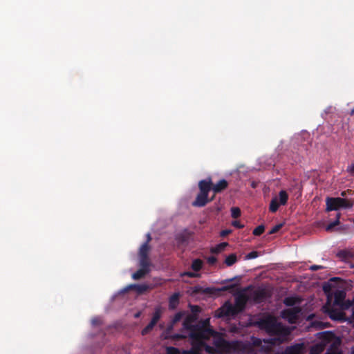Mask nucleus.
Wrapping results in <instances>:
<instances>
[{"mask_svg":"<svg viewBox=\"0 0 354 354\" xmlns=\"http://www.w3.org/2000/svg\"><path fill=\"white\" fill-rule=\"evenodd\" d=\"M212 201L213 198H208V194L199 192L192 205L194 207H202Z\"/></svg>","mask_w":354,"mask_h":354,"instance_id":"obj_6","label":"nucleus"},{"mask_svg":"<svg viewBox=\"0 0 354 354\" xmlns=\"http://www.w3.org/2000/svg\"><path fill=\"white\" fill-rule=\"evenodd\" d=\"M180 302V293L175 292L174 293L169 299V310H175Z\"/></svg>","mask_w":354,"mask_h":354,"instance_id":"obj_12","label":"nucleus"},{"mask_svg":"<svg viewBox=\"0 0 354 354\" xmlns=\"http://www.w3.org/2000/svg\"><path fill=\"white\" fill-rule=\"evenodd\" d=\"M234 286H235L234 285H230V286H224L221 290H229L230 288H234Z\"/></svg>","mask_w":354,"mask_h":354,"instance_id":"obj_45","label":"nucleus"},{"mask_svg":"<svg viewBox=\"0 0 354 354\" xmlns=\"http://www.w3.org/2000/svg\"><path fill=\"white\" fill-rule=\"evenodd\" d=\"M337 256L346 261L354 259V252L348 250H342L337 252Z\"/></svg>","mask_w":354,"mask_h":354,"instance_id":"obj_15","label":"nucleus"},{"mask_svg":"<svg viewBox=\"0 0 354 354\" xmlns=\"http://www.w3.org/2000/svg\"><path fill=\"white\" fill-rule=\"evenodd\" d=\"M329 316L333 320H339V319H341V317L342 316V313L341 312H339V311H337L336 310L332 309L329 312Z\"/></svg>","mask_w":354,"mask_h":354,"instance_id":"obj_28","label":"nucleus"},{"mask_svg":"<svg viewBox=\"0 0 354 354\" xmlns=\"http://www.w3.org/2000/svg\"><path fill=\"white\" fill-rule=\"evenodd\" d=\"M183 354H201V350L199 348L193 346L189 350L184 351Z\"/></svg>","mask_w":354,"mask_h":354,"instance_id":"obj_32","label":"nucleus"},{"mask_svg":"<svg viewBox=\"0 0 354 354\" xmlns=\"http://www.w3.org/2000/svg\"><path fill=\"white\" fill-rule=\"evenodd\" d=\"M185 313L184 311H180L177 313L173 317L171 321L170 327L172 328L177 322H178L185 315Z\"/></svg>","mask_w":354,"mask_h":354,"instance_id":"obj_25","label":"nucleus"},{"mask_svg":"<svg viewBox=\"0 0 354 354\" xmlns=\"http://www.w3.org/2000/svg\"><path fill=\"white\" fill-rule=\"evenodd\" d=\"M339 197L333 198L328 197L326 199V212H330L333 210H338L339 209V202L338 201Z\"/></svg>","mask_w":354,"mask_h":354,"instance_id":"obj_9","label":"nucleus"},{"mask_svg":"<svg viewBox=\"0 0 354 354\" xmlns=\"http://www.w3.org/2000/svg\"><path fill=\"white\" fill-rule=\"evenodd\" d=\"M194 321L195 318L189 315L183 323V328L189 332V337L193 342L202 344L203 341L207 340L216 335V332L211 328L208 319L198 324H194Z\"/></svg>","mask_w":354,"mask_h":354,"instance_id":"obj_1","label":"nucleus"},{"mask_svg":"<svg viewBox=\"0 0 354 354\" xmlns=\"http://www.w3.org/2000/svg\"><path fill=\"white\" fill-rule=\"evenodd\" d=\"M150 250V246L147 243V242H145L140 247L139 250V255L140 257H148V253Z\"/></svg>","mask_w":354,"mask_h":354,"instance_id":"obj_22","label":"nucleus"},{"mask_svg":"<svg viewBox=\"0 0 354 354\" xmlns=\"http://www.w3.org/2000/svg\"><path fill=\"white\" fill-rule=\"evenodd\" d=\"M203 265V262L201 259H196L192 261L191 268L194 272H197L202 269Z\"/></svg>","mask_w":354,"mask_h":354,"instance_id":"obj_20","label":"nucleus"},{"mask_svg":"<svg viewBox=\"0 0 354 354\" xmlns=\"http://www.w3.org/2000/svg\"><path fill=\"white\" fill-rule=\"evenodd\" d=\"M258 255H259L258 252L252 251V252H249L246 255L245 257H246L247 259H252L257 258L258 257Z\"/></svg>","mask_w":354,"mask_h":354,"instance_id":"obj_35","label":"nucleus"},{"mask_svg":"<svg viewBox=\"0 0 354 354\" xmlns=\"http://www.w3.org/2000/svg\"><path fill=\"white\" fill-rule=\"evenodd\" d=\"M140 268H144L145 270H150L149 269L150 263H149V257H140Z\"/></svg>","mask_w":354,"mask_h":354,"instance_id":"obj_26","label":"nucleus"},{"mask_svg":"<svg viewBox=\"0 0 354 354\" xmlns=\"http://www.w3.org/2000/svg\"><path fill=\"white\" fill-rule=\"evenodd\" d=\"M346 171L350 174L351 176H354V163L348 166L346 169Z\"/></svg>","mask_w":354,"mask_h":354,"instance_id":"obj_40","label":"nucleus"},{"mask_svg":"<svg viewBox=\"0 0 354 354\" xmlns=\"http://www.w3.org/2000/svg\"><path fill=\"white\" fill-rule=\"evenodd\" d=\"M161 317V310L160 308H156L154 313H153L152 318L150 321L151 324L156 325L157 322L159 321Z\"/></svg>","mask_w":354,"mask_h":354,"instance_id":"obj_24","label":"nucleus"},{"mask_svg":"<svg viewBox=\"0 0 354 354\" xmlns=\"http://www.w3.org/2000/svg\"><path fill=\"white\" fill-rule=\"evenodd\" d=\"M213 183L211 178L205 179L199 181L198 188L199 192L209 194L210 190L212 189Z\"/></svg>","mask_w":354,"mask_h":354,"instance_id":"obj_10","label":"nucleus"},{"mask_svg":"<svg viewBox=\"0 0 354 354\" xmlns=\"http://www.w3.org/2000/svg\"><path fill=\"white\" fill-rule=\"evenodd\" d=\"M181 276L182 277L186 276V277H188L190 278H195V277H198L200 276V274L196 273V272H193L187 271V272H184L183 273H182Z\"/></svg>","mask_w":354,"mask_h":354,"instance_id":"obj_33","label":"nucleus"},{"mask_svg":"<svg viewBox=\"0 0 354 354\" xmlns=\"http://www.w3.org/2000/svg\"><path fill=\"white\" fill-rule=\"evenodd\" d=\"M300 302V299L297 297H287L283 299V304L286 306H293Z\"/></svg>","mask_w":354,"mask_h":354,"instance_id":"obj_19","label":"nucleus"},{"mask_svg":"<svg viewBox=\"0 0 354 354\" xmlns=\"http://www.w3.org/2000/svg\"><path fill=\"white\" fill-rule=\"evenodd\" d=\"M155 326V325H153V324H151V322H149L145 328V330H148L149 332H150L153 328V327Z\"/></svg>","mask_w":354,"mask_h":354,"instance_id":"obj_43","label":"nucleus"},{"mask_svg":"<svg viewBox=\"0 0 354 354\" xmlns=\"http://www.w3.org/2000/svg\"><path fill=\"white\" fill-rule=\"evenodd\" d=\"M176 239L178 243H183L187 241V238L183 234L178 235Z\"/></svg>","mask_w":354,"mask_h":354,"instance_id":"obj_36","label":"nucleus"},{"mask_svg":"<svg viewBox=\"0 0 354 354\" xmlns=\"http://www.w3.org/2000/svg\"><path fill=\"white\" fill-rule=\"evenodd\" d=\"M241 209L237 207H233L231 208V215L234 218H237L241 216Z\"/></svg>","mask_w":354,"mask_h":354,"instance_id":"obj_31","label":"nucleus"},{"mask_svg":"<svg viewBox=\"0 0 354 354\" xmlns=\"http://www.w3.org/2000/svg\"><path fill=\"white\" fill-rule=\"evenodd\" d=\"M207 261L209 265H214L216 263L217 259L214 256H210L207 258Z\"/></svg>","mask_w":354,"mask_h":354,"instance_id":"obj_39","label":"nucleus"},{"mask_svg":"<svg viewBox=\"0 0 354 354\" xmlns=\"http://www.w3.org/2000/svg\"><path fill=\"white\" fill-rule=\"evenodd\" d=\"M237 261V257L235 254H231L225 258V263L227 266H232Z\"/></svg>","mask_w":354,"mask_h":354,"instance_id":"obj_23","label":"nucleus"},{"mask_svg":"<svg viewBox=\"0 0 354 354\" xmlns=\"http://www.w3.org/2000/svg\"><path fill=\"white\" fill-rule=\"evenodd\" d=\"M150 270H145L144 268H140L136 272L132 274V278L134 280H138L143 278L149 272Z\"/></svg>","mask_w":354,"mask_h":354,"instance_id":"obj_18","label":"nucleus"},{"mask_svg":"<svg viewBox=\"0 0 354 354\" xmlns=\"http://www.w3.org/2000/svg\"><path fill=\"white\" fill-rule=\"evenodd\" d=\"M301 312L299 307H293L291 308L284 309L281 311V317L287 319L289 323L294 324L298 319V314Z\"/></svg>","mask_w":354,"mask_h":354,"instance_id":"obj_5","label":"nucleus"},{"mask_svg":"<svg viewBox=\"0 0 354 354\" xmlns=\"http://www.w3.org/2000/svg\"><path fill=\"white\" fill-rule=\"evenodd\" d=\"M214 196H211V198H213V199L214 198Z\"/></svg>","mask_w":354,"mask_h":354,"instance_id":"obj_54","label":"nucleus"},{"mask_svg":"<svg viewBox=\"0 0 354 354\" xmlns=\"http://www.w3.org/2000/svg\"><path fill=\"white\" fill-rule=\"evenodd\" d=\"M92 324L93 325H97V324H99V320L97 319H96V318L95 319H92Z\"/></svg>","mask_w":354,"mask_h":354,"instance_id":"obj_46","label":"nucleus"},{"mask_svg":"<svg viewBox=\"0 0 354 354\" xmlns=\"http://www.w3.org/2000/svg\"><path fill=\"white\" fill-rule=\"evenodd\" d=\"M353 304H354V296H353V301H352Z\"/></svg>","mask_w":354,"mask_h":354,"instance_id":"obj_53","label":"nucleus"},{"mask_svg":"<svg viewBox=\"0 0 354 354\" xmlns=\"http://www.w3.org/2000/svg\"><path fill=\"white\" fill-rule=\"evenodd\" d=\"M324 290L325 292H326V291H327V286H324Z\"/></svg>","mask_w":354,"mask_h":354,"instance_id":"obj_51","label":"nucleus"},{"mask_svg":"<svg viewBox=\"0 0 354 354\" xmlns=\"http://www.w3.org/2000/svg\"><path fill=\"white\" fill-rule=\"evenodd\" d=\"M151 238L149 234H147V240L146 242L149 244V241H151Z\"/></svg>","mask_w":354,"mask_h":354,"instance_id":"obj_48","label":"nucleus"},{"mask_svg":"<svg viewBox=\"0 0 354 354\" xmlns=\"http://www.w3.org/2000/svg\"><path fill=\"white\" fill-rule=\"evenodd\" d=\"M255 354H257V353H255Z\"/></svg>","mask_w":354,"mask_h":354,"instance_id":"obj_56","label":"nucleus"},{"mask_svg":"<svg viewBox=\"0 0 354 354\" xmlns=\"http://www.w3.org/2000/svg\"><path fill=\"white\" fill-rule=\"evenodd\" d=\"M324 267L322 266H317V265H313L310 267V270L312 271H316L319 269H322Z\"/></svg>","mask_w":354,"mask_h":354,"instance_id":"obj_42","label":"nucleus"},{"mask_svg":"<svg viewBox=\"0 0 354 354\" xmlns=\"http://www.w3.org/2000/svg\"><path fill=\"white\" fill-rule=\"evenodd\" d=\"M257 325L260 329L265 330L270 335H278L286 337L290 333L287 327L277 322V319L272 316L260 319L257 322Z\"/></svg>","mask_w":354,"mask_h":354,"instance_id":"obj_2","label":"nucleus"},{"mask_svg":"<svg viewBox=\"0 0 354 354\" xmlns=\"http://www.w3.org/2000/svg\"><path fill=\"white\" fill-rule=\"evenodd\" d=\"M228 187V183L225 179L220 180L217 183L213 184L212 190L214 194L220 193L222 191L227 189Z\"/></svg>","mask_w":354,"mask_h":354,"instance_id":"obj_13","label":"nucleus"},{"mask_svg":"<svg viewBox=\"0 0 354 354\" xmlns=\"http://www.w3.org/2000/svg\"><path fill=\"white\" fill-rule=\"evenodd\" d=\"M227 245V243H221L217 245L215 248H212V252H213V253L221 252L223 250H224V248H225V246Z\"/></svg>","mask_w":354,"mask_h":354,"instance_id":"obj_30","label":"nucleus"},{"mask_svg":"<svg viewBox=\"0 0 354 354\" xmlns=\"http://www.w3.org/2000/svg\"><path fill=\"white\" fill-rule=\"evenodd\" d=\"M257 343H258V344H259H259L261 343V340H260V339H257Z\"/></svg>","mask_w":354,"mask_h":354,"instance_id":"obj_52","label":"nucleus"},{"mask_svg":"<svg viewBox=\"0 0 354 354\" xmlns=\"http://www.w3.org/2000/svg\"><path fill=\"white\" fill-rule=\"evenodd\" d=\"M232 225L238 229H242L244 227V225L241 224L239 221H232Z\"/></svg>","mask_w":354,"mask_h":354,"instance_id":"obj_38","label":"nucleus"},{"mask_svg":"<svg viewBox=\"0 0 354 354\" xmlns=\"http://www.w3.org/2000/svg\"><path fill=\"white\" fill-rule=\"evenodd\" d=\"M238 308L230 302H225L216 312L218 317H225L228 316H234L239 313Z\"/></svg>","mask_w":354,"mask_h":354,"instance_id":"obj_3","label":"nucleus"},{"mask_svg":"<svg viewBox=\"0 0 354 354\" xmlns=\"http://www.w3.org/2000/svg\"><path fill=\"white\" fill-rule=\"evenodd\" d=\"M250 299V297L244 292H239L235 298V306L239 309V313L243 310L248 301Z\"/></svg>","mask_w":354,"mask_h":354,"instance_id":"obj_8","label":"nucleus"},{"mask_svg":"<svg viewBox=\"0 0 354 354\" xmlns=\"http://www.w3.org/2000/svg\"><path fill=\"white\" fill-rule=\"evenodd\" d=\"M192 310L194 313L200 312V308L198 306H192Z\"/></svg>","mask_w":354,"mask_h":354,"instance_id":"obj_44","label":"nucleus"},{"mask_svg":"<svg viewBox=\"0 0 354 354\" xmlns=\"http://www.w3.org/2000/svg\"><path fill=\"white\" fill-rule=\"evenodd\" d=\"M304 344H295L292 346H288L284 351V354H304Z\"/></svg>","mask_w":354,"mask_h":354,"instance_id":"obj_11","label":"nucleus"},{"mask_svg":"<svg viewBox=\"0 0 354 354\" xmlns=\"http://www.w3.org/2000/svg\"><path fill=\"white\" fill-rule=\"evenodd\" d=\"M268 293L265 288H258L251 293L250 298L255 303L260 304L268 297Z\"/></svg>","mask_w":354,"mask_h":354,"instance_id":"obj_7","label":"nucleus"},{"mask_svg":"<svg viewBox=\"0 0 354 354\" xmlns=\"http://www.w3.org/2000/svg\"><path fill=\"white\" fill-rule=\"evenodd\" d=\"M353 223H354V218L353 219Z\"/></svg>","mask_w":354,"mask_h":354,"instance_id":"obj_55","label":"nucleus"},{"mask_svg":"<svg viewBox=\"0 0 354 354\" xmlns=\"http://www.w3.org/2000/svg\"><path fill=\"white\" fill-rule=\"evenodd\" d=\"M341 196H346V192H342L341 193Z\"/></svg>","mask_w":354,"mask_h":354,"instance_id":"obj_50","label":"nucleus"},{"mask_svg":"<svg viewBox=\"0 0 354 354\" xmlns=\"http://www.w3.org/2000/svg\"><path fill=\"white\" fill-rule=\"evenodd\" d=\"M339 218L340 214L337 213L336 215V220L333 222H331L326 227V230L328 232L332 231L333 229L339 224Z\"/></svg>","mask_w":354,"mask_h":354,"instance_id":"obj_27","label":"nucleus"},{"mask_svg":"<svg viewBox=\"0 0 354 354\" xmlns=\"http://www.w3.org/2000/svg\"><path fill=\"white\" fill-rule=\"evenodd\" d=\"M283 226V223H279L276 225H274L269 232V234H273L277 233L279 230L282 228Z\"/></svg>","mask_w":354,"mask_h":354,"instance_id":"obj_34","label":"nucleus"},{"mask_svg":"<svg viewBox=\"0 0 354 354\" xmlns=\"http://www.w3.org/2000/svg\"><path fill=\"white\" fill-rule=\"evenodd\" d=\"M338 201L339 202V209L340 208H345V209H350L352 208L354 203L353 201L351 200H348L345 198H342L339 197Z\"/></svg>","mask_w":354,"mask_h":354,"instance_id":"obj_17","label":"nucleus"},{"mask_svg":"<svg viewBox=\"0 0 354 354\" xmlns=\"http://www.w3.org/2000/svg\"><path fill=\"white\" fill-rule=\"evenodd\" d=\"M265 230V227L263 225H260L254 229L252 234L254 236H260L261 235Z\"/></svg>","mask_w":354,"mask_h":354,"instance_id":"obj_29","label":"nucleus"},{"mask_svg":"<svg viewBox=\"0 0 354 354\" xmlns=\"http://www.w3.org/2000/svg\"><path fill=\"white\" fill-rule=\"evenodd\" d=\"M129 289L136 290L138 293L142 294L149 289V286L147 284H131L127 287L124 291H127Z\"/></svg>","mask_w":354,"mask_h":354,"instance_id":"obj_14","label":"nucleus"},{"mask_svg":"<svg viewBox=\"0 0 354 354\" xmlns=\"http://www.w3.org/2000/svg\"><path fill=\"white\" fill-rule=\"evenodd\" d=\"M350 115H354V108L351 111Z\"/></svg>","mask_w":354,"mask_h":354,"instance_id":"obj_49","label":"nucleus"},{"mask_svg":"<svg viewBox=\"0 0 354 354\" xmlns=\"http://www.w3.org/2000/svg\"><path fill=\"white\" fill-rule=\"evenodd\" d=\"M345 298V293L343 291H337L334 294V304L339 305L342 304Z\"/></svg>","mask_w":354,"mask_h":354,"instance_id":"obj_21","label":"nucleus"},{"mask_svg":"<svg viewBox=\"0 0 354 354\" xmlns=\"http://www.w3.org/2000/svg\"><path fill=\"white\" fill-rule=\"evenodd\" d=\"M231 232H232L231 230H224L221 232L220 235H221V236L224 237V236H226L228 234H230Z\"/></svg>","mask_w":354,"mask_h":354,"instance_id":"obj_41","label":"nucleus"},{"mask_svg":"<svg viewBox=\"0 0 354 354\" xmlns=\"http://www.w3.org/2000/svg\"><path fill=\"white\" fill-rule=\"evenodd\" d=\"M279 202L278 201V198L277 197H274L270 203L269 209L271 212H276L279 205H285L287 203L288 200V195L286 191L281 190L279 193Z\"/></svg>","mask_w":354,"mask_h":354,"instance_id":"obj_4","label":"nucleus"},{"mask_svg":"<svg viewBox=\"0 0 354 354\" xmlns=\"http://www.w3.org/2000/svg\"><path fill=\"white\" fill-rule=\"evenodd\" d=\"M148 333H149L148 330H145V328H144L142 330V335H147Z\"/></svg>","mask_w":354,"mask_h":354,"instance_id":"obj_47","label":"nucleus"},{"mask_svg":"<svg viewBox=\"0 0 354 354\" xmlns=\"http://www.w3.org/2000/svg\"><path fill=\"white\" fill-rule=\"evenodd\" d=\"M325 349V344L323 343H318L311 346L309 354H320Z\"/></svg>","mask_w":354,"mask_h":354,"instance_id":"obj_16","label":"nucleus"},{"mask_svg":"<svg viewBox=\"0 0 354 354\" xmlns=\"http://www.w3.org/2000/svg\"><path fill=\"white\" fill-rule=\"evenodd\" d=\"M167 354H179L178 350L174 347H168L167 349Z\"/></svg>","mask_w":354,"mask_h":354,"instance_id":"obj_37","label":"nucleus"}]
</instances>
